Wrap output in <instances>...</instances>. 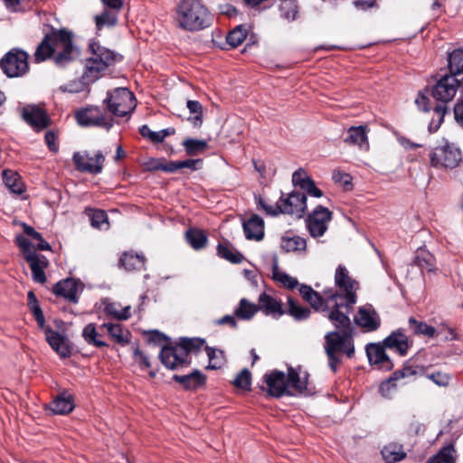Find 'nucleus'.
Masks as SVG:
<instances>
[{"label":"nucleus","mask_w":463,"mask_h":463,"mask_svg":"<svg viewBox=\"0 0 463 463\" xmlns=\"http://www.w3.org/2000/svg\"><path fill=\"white\" fill-rule=\"evenodd\" d=\"M280 247L286 252L305 250L307 248L306 239L298 236L286 234L281 238Z\"/></svg>","instance_id":"38"},{"label":"nucleus","mask_w":463,"mask_h":463,"mask_svg":"<svg viewBox=\"0 0 463 463\" xmlns=\"http://www.w3.org/2000/svg\"><path fill=\"white\" fill-rule=\"evenodd\" d=\"M332 212L327 208L321 205L317 206L306 220L310 235L314 238L323 236L332 220Z\"/></svg>","instance_id":"15"},{"label":"nucleus","mask_w":463,"mask_h":463,"mask_svg":"<svg viewBox=\"0 0 463 463\" xmlns=\"http://www.w3.org/2000/svg\"><path fill=\"white\" fill-rule=\"evenodd\" d=\"M273 279L289 289H293L298 285V281L296 278L279 270L278 268H275L273 270Z\"/></svg>","instance_id":"51"},{"label":"nucleus","mask_w":463,"mask_h":463,"mask_svg":"<svg viewBox=\"0 0 463 463\" xmlns=\"http://www.w3.org/2000/svg\"><path fill=\"white\" fill-rule=\"evenodd\" d=\"M100 330L101 329H99V327H97L96 324L90 323L84 326L81 335L84 341L90 345H93L98 348L106 347L109 345L102 339Z\"/></svg>","instance_id":"32"},{"label":"nucleus","mask_w":463,"mask_h":463,"mask_svg":"<svg viewBox=\"0 0 463 463\" xmlns=\"http://www.w3.org/2000/svg\"><path fill=\"white\" fill-rule=\"evenodd\" d=\"M299 293L316 311L322 312L325 317H328L326 295L324 292L322 296L318 292L315 291L310 286L303 284L299 287Z\"/></svg>","instance_id":"21"},{"label":"nucleus","mask_w":463,"mask_h":463,"mask_svg":"<svg viewBox=\"0 0 463 463\" xmlns=\"http://www.w3.org/2000/svg\"><path fill=\"white\" fill-rule=\"evenodd\" d=\"M413 263L421 272H433L437 269L435 257L426 249L420 248L416 251Z\"/></svg>","instance_id":"33"},{"label":"nucleus","mask_w":463,"mask_h":463,"mask_svg":"<svg viewBox=\"0 0 463 463\" xmlns=\"http://www.w3.org/2000/svg\"><path fill=\"white\" fill-rule=\"evenodd\" d=\"M383 345L388 349L397 352L400 355L403 356L408 353L411 345L408 336L405 335L404 330L399 328L392 331L384 340Z\"/></svg>","instance_id":"19"},{"label":"nucleus","mask_w":463,"mask_h":463,"mask_svg":"<svg viewBox=\"0 0 463 463\" xmlns=\"http://www.w3.org/2000/svg\"><path fill=\"white\" fill-rule=\"evenodd\" d=\"M185 239L188 244L196 250L205 247L208 238L205 232L200 229H189L185 232Z\"/></svg>","instance_id":"41"},{"label":"nucleus","mask_w":463,"mask_h":463,"mask_svg":"<svg viewBox=\"0 0 463 463\" xmlns=\"http://www.w3.org/2000/svg\"><path fill=\"white\" fill-rule=\"evenodd\" d=\"M415 103L418 106L420 109L422 111H429L430 110V99L427 97L426 94L422 92H419L418 97L415 99Z\"/></svg>","instance_id":"62"},{"label":"nucleus","mask_w":463,"mask_h":463,"mask_svg":"<svg viewBox=\"0 0 463 463\" xmlns=\"http://www.w3.org/2000/svg\"><path fill=\"white\" fill-rule=\"evenodd\" d=\"M168 338L166 335H165L163 333H160L157 330L151 331L148 334L147 341L149 343L155 344V345H161L165 342H166Z\"/></svg>","instance_id":"61"},{"label":"nucleus","mask_w":463,"mask_h":463,"mask_svg":"<svg viewBox=\"0 0 463 463\" xmlns=\"http://www.w3.org/2000/svg\"><path fill=\"white\" fill-rule=\"evenodd\" d=\"M354 322L364 332H373L381 326L380 316L371 304L358 307Z\"/></svg>","instance_id":"16"},{"label":"nucleus","mask_w":463,"mask_h":463,"mask_svg":"<svg viewBox=\"0 0 463 463\" xmlns=\"http://www.w3.org/2000/svg\"><path fill=\"white\" fill-rule=\"evenodd\" d=\"M187 109L194 116L191 118L194 126H200L203 121V107L197 100H188Z\"/></svg>","instance_id":"52"},{"label":"nucleus","mask_w":463,"mask_h":463,"mask_svg":"<svg viewBox=\"0 0 463 463\" xmlns=\"http://www.w3.org/2000/svg\"><path fill=\"white\" fill-rule=\"evenodd\" d=\"M233 384L237 388L250 390L251 385V374L248 369H243L233 380Z\"/></svg>","instance_id":"54"},{"label":"nucleus","mask_w":463,"mask_h":463,"mask_svg":"<svg viewBox=\"0 0 463 463\" xmlns=\"http://www.w3.org/2000/svg\"><path fill=\"white\" fill-rule=\"evenodd\" d=\"M418 373V367H414L412 365L406 364L401 370H398L393 373L392 377L388 381L383 383L380 386V392L383 396H388L390 389L393 387V381L399 380L401 378L411 377Z\"/></svg>","instance_id":"35"},{"label":"nucleus","mask_w":463,"mask_h":463,"mask_svg":"<svg viewBox=\"0 0 463 463\" xmlns=\"http://www.w3.org/2000/svg\"><path fill=\"white\" fill-rule=\"evenodd\" d=\"M79 56L78 49L73 45L70 32L61 29L46 35L37 46L34 60L37 62L52 57L57 66L64 67Z\"/></svg>","instance_id":"3"},{"label":"nucleus","mask_w":463,"mask_h":463,"mask_svg":"<svg viewBox=\"0 0 463 463\" xmlns=\"http://www.w3.org/2000/svg\"><path fill=\"white\" fill-rule=\"evenodd\" d=\"M25 260L31 268L33 280L40 284L45 283L46 276L44 269H46L49 265L47 258L43 255L36 253L28 255Z\"/></svg>","instance_id":"23"},{"label":"nucleus","mask_w":463,"mask_h":463,"mask_svg":"<svg viewBox=\"0 0 463 463\" xmlns=\"http://www.w3.org/2000/svg\"><path fill=\"white\" fill-rule=\"evenodd\" d=\"M141 136L147 138L153 143H162L166 137L172 136L175 133L174 128H167L159 131H152L147 125H143L139 128Z\"/></svg>","instance_id":"37"},{"label":"nucleus","mask_w":463,"mask_h":463,"mask_svg":"<svg viewBox=\"0 0 463 463\" xmlns=\"http://www.w3.org/2000/svg\"><path fill=\"white\" fill-rule=\"evenodd\" d=\"M101 304L104 307V312L107 317L117 320H127L131 317L130 306L124 307L118 302H111L109 298H103Z\"/></svg>","instance_id":"29"},{"label":"nucleus","mask_w":463,"mask_h":463,"mask_svg":"<svg viewBox=\"0 0 463 463\" xmlns=\"http://www.w3.org/2000/svg\"><path fill=\"white\" fill-rule=\"evenodd\" d=\"M409 325L415 335H422L428 337H434L436 335V329L433 326L425 322L418 321L414 317L409 318Z\"/></svg>","instance_id":"46"},{"label":"nucleus","mask_w":463,"mask_h":463,"mask_svg":"<svg viewBox=\"0 0 463 463\" xmlns=\"http://www.w3.org/2000/svg\"><path fill=\"white\" fill-rule=\"evenodd\" d=\"M258 302L259 310L266 316L278 319L285 314L282 303L265 292L259 296Z\"/></svg>","instance_id":"20"},{"label":"nucleus","mask_w":463,"mask_h":463,"mask_svg":"<svg viewBox=\"0 0 463 463\" xmlns=\"http://www.w3.org/2000/svg\"><path fill=\"white\" fill-rule=\"evenodd\" d=\"M108 110L116 117H124L130 114L136 108L134 94L127 88H118L108 92L105 99Z\"/></svg>","instance_id":"10"},{"label":"nucleus","mask_w":463,"mask_h":463,"mask_svg":"<svg viewBox=\"0 0 463 463\" xmlns=\"http://www.w3.org/2000/svg\"><path fill=\"white\" fill-rule=\"evenodd\" d=\"M287 313L296 320H305L309 317L311 311L308 307L300 306L293 298H288Z\"/></svg>","instance_id":"42"},{"label":"nucleus","mask_w":463,"mask_h":463,"mask_svg":"<svg viewBox=\"0 0 463 463\" xmlns=\"http://www.w3.org/2000/svg\"><path fill=\"white\" fill-rule=\"evenodd\" d=\"M453 111L456 122L463 128V100L456 102Z\"/></svg>","instance_id":"63"},{"label":"nucleus","mask_w":463,"mask_h":463,"mask_svg":"<svg viewBox=\"0 0 463 463\" xmlns=\"http://www.w3.org/2000/svg\"><path fill=\"white\" fill-rule=\"evenodd\" d=\"M23 119L36 130H42L49 126L47 115L34 106H28L23 109Z\"/></svg>","instance_id":"22"},{"label":"nucleus","mask_w":463,"mask_h":463,"mask_svg":"<svg viewBox=\"0 0 463 463\" xmlns=\"http://www.w3.org/2000/svg\"><path fill=\"white\" fill-rule=\"evenodd\" d=\"M88 215L92 227L99 230L109 228L108 215L104 211L90 210Z\"/></svg>","instance_id":"50"},{"label":"nucleus","mask_w":463,"mask_h":463,"mask_svg":"<svg viewBox=\"0 0 463 463\" xmlns=\"http://www.w3.org/2000/svg\"><path fill=\"white\" fill-rule=\"evenodd\" d=\"M383 343L369 344L366 347V354L372 365L377 366L378 369L390 371L392 369V363L386 354Z\"/></svg>","instance_id":"18"},{"label":"nucleus","mask_w":463,"mask_h":463,"mask_svg":"<svg viewBox=\"0 0 463 463\" xmlns=\"http://www.w3.org/2000/svg\"><path fill=\"white\" fill-rule=\"evenodd\" d=\"M246 239L253 241H261L264 237V221L257 215H251L242 224Z\"/></svg>","instance_id":"25"},{"label":"nucleus","mask_w":463,"mask_h":463,"mask_svg":"<svg viewBox=\"0 0 463 463\" xmlns=\"http://www.w3.org/2000/svg\"><path fill=\"white\" fill-rule=\"evenodd\" d=\"M349 315L328 311V317H326L335 329L325 335V351L328 365L333 372H336L341 363L340 354H345L348 358H352L354 354V327Z\"/></svg>","instance_id":"1"},{"label":"nucleus","mask_w":463,"mask_h":463,"mask_svg":"<svg viewBox=\"0 0 463 463\" xmlns=\"http://www.w3.org/2000/svg\"><path fill=\"white\" fill-rule=\"evenodd\" d=\"M335 285L336 288L324 290L327 310L350 314L357 302L359 282L349 275L345 266L339 265L335 273Z\"/></svg>","instance_id":"2"},{"label":"nucleus","mask_w":463,"mask_h":463,"mask_svg":"<svg viewBox=\"0 0 463 463\" xmlns=\"http://www.w3.org/2000/svg\"><path fill=\"white\" fill-rule=\"evenodd\" d=\"M75 168L80 172L98 175L101 173L105 157L101 151H80L73 154Z\"/></svg>","instance_id":"13"},{"label":"nucleus","mask_w":463,"mask_h":463,"mask_svg":"<svg viewBox=\"0 0 463 463\" xmlns=\"http://www.w3.org/2000/svg\"><path fill=\"white\" fill-rule=\"evenodd\" d=\"M173 379L186 390H197L206 383V376L199 370H194L191 373L185 375L175 374Z\"/></svg>","instance_id":"27"},{"label":"nucleus","mask_w":463,"mask_h":463,"mask_svg":"<svg viewBox=\"0 0 463 463\" xmlns=\"http://www.w3.org/2000/svg\"><path fill=\"white\" fill-rule=\"evenodd\" d=\"M312 179L307 175L306 171L302 168H298L292 175V183L295 186H299L303 189Z\"/></svg>","instance_id":"55"},{"label":"nucleus","mask_w":463,"mask_h":463,"mask_svg":"<svg viewBox=\"0 0 463 463\" xmlns=\"http://www.w3.org/2000/svg\"><path fill=\"white\" fill-rule=\"evenodd\" d=\"M173 22L183 31L198 32L212 24V15L201 0H180L174 9Z\"/></svg>","instance_id":"5"},{"label":"nucleus","mask_w":463,"mask_h":463,"mask_svg":"<svg viewBox=\"0 0 463 463\" xmlns=\"http://www.w3.org/2000/svg\"><path fill=\"white\" fill-rule=\"evenodd\" d=\"M205 344L200 337L180 338L179 343L174 345H164L161 348L159 358L161 363L168 369L175 370L190 364L189 354L197 353Z\"/></svg>","instance_id":"8"},{"label":"nucleus","mask_w":463,"mask_h":463,"mask_svg":"<svg viewBox=\"0 0 463 463\" xmlns=\"http://www.w3.org/2000/svg\"><path fill=\"white\" fill-rule=\"evenodd\" d=\"M248 30L243 25H237L232 31H231L227 37L226 42L229 45L235 48L241 45L246 39Z\"/></svg>","instance_id":"48"},{"label":"nucleus","mask_w":463,"mask_h":463,"mask_svg":"<svg viewBox=\"0 0 463 463\" xmlns=\"http://www.w3.org/2000/svg\"><path fill=\"white\" fill-rule=\"evenodd\" d=\"M29 308H30L31 312L33 313V315L34 316V318H35L38 326L41 328H44L45 319H44L43 313L39 304L30 306Z\"/></svg>","instance_id":"60"},{"label":"nucleus","mask_w":463,"mask_h":463,"mask_svg":"<svg viewBox=\"0 0 463 463\" xmlns=\"http://www.w3.org/2000/svg\"><path fill=\"white\" fill-rule=\"evenodd\" d=\"M182 145L188 156H195L204 151L208 146V144L205 140L195 138L184 139Z\"/></svg>","instance_id":"47"},{"label":"nucleus","mask_w":463,"mask_h":463,"mask_svg":"<svg viewBox=\"0 0 463 463\" xmlns=\"http://www.w3.org/2000/svg\"><path fill=\"white\" fill-rule=\"evenodd\" d=\"M145 257L133 252H125L120 258L121 265L129 271L140 270L145 267Z\"/></svg>","instance_id":"40"},{"label":"nucleus","mask_w":463,"mask_h":463,"mask_svg":"<svg viewBox=\"0 0 463 463\" xmlns=\"http://www.w3.org/2000/svg\"><path fill=\"white\" fill-rule=\"evenodd\" d=\"M90 57L86 59L85 70L79 82L68 85L70 92H80L87 85L99 80L102 73L117 61V54L111 50L101 46L98 42L91 40L89 43Z\"/></svg>","instance_id":"4"},{"label":"nucleus","mask_w":463,"mask_h":463,"mask_svg":"<svg viewBox=\"0 0 463 463\" xmlns=\"http://www.w3.org/2000/svg\"><path fill=\"white\" fill-rule=\"evenodd\" d=\"M15 242L17 246L21 249L24 260L30 254H36L34 250H33V245L31 241L25 238L24 235H17L15 237Z\"/></svg>","instance_id":"57"},{"label":"nucleus","mask_w":463,"mask_h":463,"mask_svg":"<svg viewBox=\"0 0 463 463\" xmlns=\"http://www.w3.org/2000/svg\"><path fill=\"white\" fill-rule=\"evenodd\" d=\"M75 119L81 127H99L107 130L113 126L111 117L97 106L81 108L75 112Z\"/></svg>","instance_id":"12"},{"label":"nucleus","mask_w":463,"mask_h":463,"mask_svg":"<svg viewBox=\"0 0 463 463\" xmlns=\"http://www.w3.org/2000/svg\"><path fill=\"white\" fill-rule=\"evenodd\" d=\"M460 160V150L450 144L437 146L430 154V164L433 167L454 168Z\"/></svg>","instance_id":"14"},{"label":"nucleus","mask_w":463,"mask_h":463,"mask_svg":"<svg viewBox=\"0 0 463 463\" xmlns=\"http://www.w3.org/2000/svg\"><path fill=\"white\" fill-rule=\"evenodd\" d=\"M99 329H106L111 339L120 345H126L130 341V332L119 324L104 323Z\"/></svg>","instance_id":"30"},{"label":"nucleus","mask_w":463,"mask_h":463,"mask_svg":"<svg viewBox=\"0 0 463 463\" xmlns=\"http://www.w3.org/2000/svg\"><path fill=\"white\" fill-rule=\"evenodd\" d=\"M448 74L454 75V77L463 74V48L448 53Z\"/></svg>","instance_id":"36"},{"label":"nucleus","mask_w":463,"mask_h":463,"mask_svg":"<svg viewBox=\"0 0 463 463\" xmlns=\"http://www.w3.org/2000/svg\"><path fill=\"white\" fill-rule=\"evenodd\" d=\"M309 196L320 198L323 196V192L317 188L315 182L312 180L303 189Z\"/></svg>","instance_id":"64"},{"label":"nucleus","mask_w":463,"mask_h":463,"mask_svg":"<svg viewBox=\"0 0 463 463\" xmlns=\"http://www.w3.org/2000/svg\"><path fill=\"white\" fill-rule=\"evenodd\" d=\"M206 354L209 359L207 369L216 370L222 366L224 363L223 353L222 350L206 346Z\"/></svg>","instance_id":"49"},{"label":"nucleus","mask_w":463,"mask_h":463,"mask_svg":"<svg viewBox=\"0 0 463 463\" xmlns=\"http://www.w3.org/2000/svg\"><path fill=\"white\" fill-rule=\"evenodd\" d=\"M265 383L269 395L273 397H281L284 394H291L289 391L292 389L295 392L303 394L307 390V374L305 373L303 376L293 369L289 368L288 375L283 372L277 370L265 373Z\"/></svg>","instance_id":"6"},{"label":"nucleus","mask_w":463,"mask_h":463,"mask_svg":"<svg viewBox=\"0 0 463 463\" xmlns=\"http://www.w3.org/2000/svg\"><path fill=\"white\" fill-rule=\"evenodd\" d=\"M259 204L271 216L282 213L301 217L307 209V196L299 192H292L287 197H280L274 205L266 203L261 198L259 199Z\"/></svg>","instance_id":"9"},{"label":"nucleus","mask_w":463,"mask_h":463,"mask_svg":"<svg viewBox=\"0 0 463 463\" xmlns=\"http://www.w3.org/2000/svg\"><path fill=\"white\" fill-rule=\"evenodd\" d=\"M381 453L386 463H395L405 457V453L395 444L385 446Z\"/></svg>","instance_id":"45"},{"label":"nucleus","mask_w":463,"mask_h":463,"mask_svg":"<svg viewBox=\"0 0 463 463\" xmlns=\"http://www.w3.org/2000/svg\"><path fill=\"white\" fill-rule=\"evenodd\" d=\"M332 178L335 181V183L340 184L345 187L350 185L352 182L351 175L340 170H335L333 172Z\"/></svg>","instance_id":"58"},{"label":"nucleus","mask_w":463,"mask_h":463,"mask_svg":"<svg viewBox=\"0 0 463 463\" xmlns=\"http://www.w3.org/2000/svg\"><path fill=\"white\" fill-rule=\"evenodd\" d=\"M368 132L366 125L352 126L344 134L343 141L350 146H355L359 150L366 152L370 148Z\"/></svg>","instance_id":"17"},{"label":"nucleus","mask_w":463,"mask_h":463,"mask_svg":"<svg viewBox=\"0 0 463 463\" xmlns=\"http://www.w3.org/2000/svg\"><path fill=\"white\" fill-rule=\"evenodd\" d=\"M104 9L99 14L94 16V22L97 31H101L104 27L112 28L118 24V14L121 9L103 6Z\"/></svg>","instance_id":"28"},{"label":"nucleus","mask_w":463,"mask_h":463,"mask_svg":"<svg viewBox=\"0 0 463 463\" xmlns=\"http://www.w3.org/2000/svg\"><path fill=\"white\" fill-rule=\"evenodd\" d=\"M152 168L155 170H162L167 173H174L181 169V160L170 161L165 164L158 161H154Z\"/></svg>","instance_id":"56"},{"label":"nucleus","mask_w":463,"mask_h":463,"mask_svg":"<svg viewBox=\"0 0 463 463\" xmlns=\"http://www.w3.org/2000/svg\"><path fill=\"white\" fill-rule=\"evenodd\" d=\"M0 68L9 78L24 75L29 69L27 52L13 48L0 60Z\"/></svg>","instance_id":"11"},{"label":"nucleus","mask_w":463,"mask_h":463,"mask_svg":"<svg viewBox=\"0 0 463 463\" xmlns=\"http://www.w3.org/2000/svg\"><path fill=\"white\" fill-rule=\"evenodd\" d=\"M43 329L44 330L45 339L51 347L61 357L69 356L71 352L65 338L50 327H44Z\"/></svg>","instance_id":"26"},{"label":"nucleus","mask_w":463,"mask_h":463,"mask_svg":"<svg viewBox=\"0 0 463 463\" xmlns=\"http://www.w3.org/2000/svg\"><path fill=\"white\" fill-rule=\"evenodd\" d=\"M73 408V398L66 392L57 395L50 405V409L54 414H67L71 412Z\"/></svg>","instance_id":"34"},{"label":"nucleus","mask_w":463,"mask_h":463,"mask_svg":"<svg viewBox=\"0 0 463 463\" xmlns=\"http://www.w3.org/2000/svg\"><path fill=\"white\" fill-rule=\"evenodd\" d=\"M217 252L221 258L232 263H240L243 259L241 253L234 250L228 242L219 243L217 246Z\"/></svg>","instance_id":"43"},{"label":"nucleus","mask_w":463,"mask_h":463,"mask_svg":"<svg viewBox=\"0 0 463 463\" xmlns=\"http://www.w3.org/2000/svg\"><path fill=\"white\" fill-rule=\"evenodd\" d=\"M426 377L440 387L448 386L451 379L449 373L441 371L427 373Z\"/></svg>","instance_id":"53"},{"label":"nucleus","mask_w":463,"mask_h":463,"mask_svg":"<svg viewBox=\"0 0 463 463\" xmlns=\"http://www.w3.org/2000/svg\"><path fill=\"white\" fill-rule=\"evenodd\" d=\"M134 359L144 368H149L151 366L148 356L138 348H136L134 351Z\"/></svg>","instance_id":"59"},{"label":"nucleus","mask_w":463,"mask_h":463,"mask_svg":"<svg viewBox=\"0 0 463 463\" xmlns=\"http://www.w3.org/2000/svg\"><path fill=\"white\" fill-rule=\"evenodd\" d=\"M2 179L5 187L14 194H22L25 191L24 184L19 174L11 169H5L2 172Z\"/></svg>","instance_id":"31"},{"label":"nucleus","mask_w":463,"mask_h":463,"mask_svg":"<svg viewBox=\"0 0 463 463\" xmlns=\"http://www.w3.org/2000/svg\"><path fill=\"white\" fill-rule=\"evenodd\" d=\"M79 286L80 283L77 280L66 279L54 285L53 292L72 303H77L79 299Z\"/></svg>","instance_id":"24"},{"label":"nucleus","mask_w":463,"mask_h":463,"mask_svg":"<svg viewBox=\"0 0 463 463\" xmlns=\"http://www.w3.org/2000/svg\"><path fill=\"white\" fill-rule=\"evenodd\" d=\"M435 463H456L457 453L453 444L444 446L432 458Z\"/></svg>","instance_id":"44"},{"label":"nucleus","mask_w":463,"mask_h":463,"mask_svg":"<svg viewBox=\"0 0 463 463\" xmlns=\"http://www.w3.org/2000/svg\"><path fill=\"white\" fill-rule=\"evenodd\" d=\"M462 82L458 77L446 73L431 88V96L440 104L434 108V113L438 118L437 120L432 119L430 123L429 130L430 132L437 131L443 122L444 116L448 111L446 104L453 100Z\"/></svg>","instance_id":"7"},{"label":"nucleus","mask_w":463,"mask_h":463,"mask_svg":"<svg viewBox=\"0 0 463 463\" xmlns=\"http://www.w3.org/2000/svg\"><path fill=\"white\" fill-rule=\"evenodd\" d=\"M258 311V305L246 298H241L234 308V315L241 320H250Z\"/></svg>","instance_id":"39"}]
</instances>
